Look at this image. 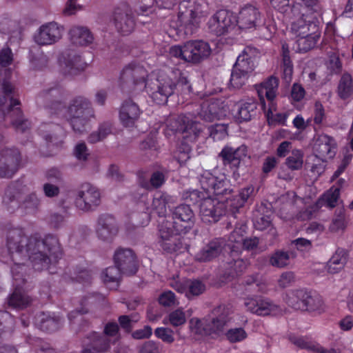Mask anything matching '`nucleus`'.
<instances>
[{
	"mask_svg": "<svg viewBox=\"0 0 353 353\" xmlns=\"http://www.w3.org/2000/svg\"><path fill=\"white\" fill-rule=\"evenodd\" d=\"M6 245L9 259L5 263H13L11 273L17 279V272L25 270L29 263L36 271L48 268L51 258H58L60 248L58 240L52 236L41 239L38 234L28 236L23 228L10 229L6 234Z\"/></svg>",
	"mask_w": 353,
	"mask_h": 353,
	"instance_id": "f257e3e1",
	"label": "nucleus"
},
{
	"mask_svg": "<svg viewBox=\"0 0 353 353\" xmlns=\"http://www.w3.org/2000/svg\"><path fill=\"white\" fill-rule=\"evenodd\" d=\"M65 92L59 85L43 90L38 95L39 104L44 103L50 114L69 121L73 130L83 133L87 129L88 121L94 117V110L90 101L83 97H77L70 101L65 108L63 104Z\"/></svg>",
	"mask_w": 353,
	"mask_h": 353,
	"instance_id": "f03ea898",
	"label": "nucleus"
},
{
	"mask_svg": "<svg viewBox=\"0 0 353 353\" xmlns=\"http://www.w3.org/2000/svg\"><path fill=\"white\" fill-rule=\"evenodd\" d=\"M176 85H190L184 73L177 68L168 70L165 74H157L152 72L145 81V89L150 98L157 104H164L174 92Z\"/></svg>",
	"mask_w": 353,
	"mask_h": 353,
	"instance_id": "7ed1b4c3",
	"label": "nucleus"
},
{
	"mask_svg": "<svg viewBox=\"0 0 353 353\" xmlns=\"http://www.w3.org/2000/svg\"><path fill=\"white\" fill-rule=\"evenodd\" d=\"M230 311L225 305H219L214 308L211 314L202 320L192 318L189 326L191 332L198 335H212L221 333L229 321Z\"/></svg>",
	"mask_w": 353,
	"mask_h": 353,
	"instance_id": "20e7f679",
	"label": "nucleus"
},
{
	"mask_svg": "<svg viewBox=\"0 0 353 353\" xmlns=\"http://www.w3.org/2000/svg\"><path fill=\"white\" fill-rule=\"evenodd\" d=\"M199 183L203 192H199L196 190L185 191L182 195L183 199L199 205L203 198L208 196L209 194L213 193L216 195H221L225 194L228 190V181L223 174L216 176L210 172L205 171L201 175Z\"/></svg>",
	"mask_w": 353,
	"mask_h": 353,
	"instance_id": "39448f33",
	"label": "nucleus"
},
{
	"mask_svg": "<svg viewBox=\"0 0 353 353\" xmlns=\"http://www.w3.org/2000/svg\"><path fill=\"white\" fill-rule=\"evenodd\" d=\"M206 14L207 12L203 10L202 6L194 0L181 3L178 14L180 30H183L187 35L193 34Z\"/></svg>",
	"mask_w": 353,
	"mask_h": 353,
	"instance_id": "423d86ee",
	"label": "nucleus"
},
{
	"mask_svg": "<svg viewBox=\"0 0 353 353\" xmlns=\"http://www.w3.org/2000/svg\"><path fill=\"white\" fill-rule=\"evenodd\" d=\"M166 136L179 132L183 134V139L187 142L196 141L202 131L201 125L192 119V114L172 115L165 122Z\"/></svg>",
	"mask_w": 353,
	"mask_h": 353,
	"instance_id": "0eeeda50",
	"label": "nucleus"
},
{
	"mask_svg": "<svg viewBox=\"0 0 353 353\" xmlns=\"http://www.w3.org/2000/svg\"><path fill=\"white\" fill-rule=\"evenodd\" d=\"M211 52L209 43L202 40L190 41L182 46H173L169 50L171 57L192 63H197L207 59Z\"/></svg>",
	"mask_w": 353,
	"mask_h": 353,
	"instance_id": "6e6552de",
	"label": "nucleus"
},
{
	"mask_svg": "<svg viewBox=\"0 0 353 353\" xmlns=\"http://www.w3.org/2000/svg\"><path fill=\"white\" fill-rule=\"evenodd\" d=\"M291 31L299 39L296 41L299 50L307 52L312 48L320 37L316 22L300 17L291 25Z\"/></svg>",
	"mask_w": 353,
	"mask_h": 353,
	"instance_id": "1a4fd4ad",
	"label": "nucleus"
},
{
	"mask_svg": "<svg viewBox=\"0 0 353 353\" xmlns=\"http://www.w3.org/2000/svg\"><path fill=\"white\" fill-rule=\"evenodd\" d=\"M219 195L214 197L210 194L203 197L199 205V214L201 220L205 223H215L226 213L225 201Z\"/></svg>",
	"mask_w": 353,
	"mask_h": 353,
	"instance_id": "9d476101",
	"label": "nucleus"
},
{
	"mask_svg": "<svg viewBox=\"0 0 353 353\" xmlns=\"http://www.w3.org/2000/svg\"><path fill=\"white\" fill-rule=\"evenodd\" d=\"M64 28L55 21L41 25L33 35V40L39 46H48L58 43L63 37Z\"/></svg>",
	"mask_w": 353,
	"mask_h": 353,
	"instance_id": "9b49d317",
	"label": "nucleus"
},
{
	"mask_svg": "<svg viewBox=\"0 0 353 353\" xmlns=\"http://www.w3.org/2000/svg\"><path fill=\"white\" fill-rule=\"evenodd\" d=\"M247 312L257 316L276 314L281 310L270 299L261 296H249L243 299Z\"/></svg>",
	"mask_w": 353,
	"mask_h": 353,
	"instance_id": "f8f14e48",
	"label": "nucleus"
},
{
	"mask_svg": "<svg viewBox=\"0 0 353 353\" xmlns=\"http://www.w3.org/2000/svg\"><path fill=\"white\" fill-rule=\"evenodd\" d=\"M236 25V17L226 10L217 11L208 21L210 31L217 36L230 32Z\"/></svg>",
	"mask_w": 353,
	"mask_h": 353,
	"instance_id": "ddd939ff",
	"label": "nucleus"
},
{
	"mask_svg": "<svg viewBox=\"0 0 353 353\" xmlns=\"http://www.w3.org/2000/svg\"><path fill=\"white\" fill-rule=\"evenodd\" d=\"M312 159L325 162L332 159L336 152V143L330 136L322 134L314 137L312 144Z\"/></svg>",
	"mask_w": 353,
	"mask_h": 353,
	"instance_id": "4468645a",
	"label": "nucleus"
},
{
	"mask_svg": "<svg viewBox=\"0 0 353 353\" xmlns=\"http://www.w3.org/2000/svg\"><path fill=\"white\" fill-rule=\"evenodd\" d=\"M101 202L99 190L90 183H84L79 188L77 198L76 205L83 211L92 210Z\"/></svg>",
	"mask_w": 353,
	"mask_h": 353,
	"instance_id": "2eb2a0df",
	"label": "nucleus"
},
{
	"mask_svg": "<svg viewBox=\"0 0 353 353\" xmlns=\"http://www.w3.org/2000/svg\"><path fill=\"white\" fill-rule=\"evenodd\" d=\"M119 326L116 323H108L104 329V334L97 336L92 345L83 350V353H103L106 352L112 342L108 337H112L113 341L118 340Z\"/></svg>",
	"mask_w": 353,
	"mask_h": 353,
	"instance_id": "dca6fc26",
	"label": "nucleus"
},
{
	"mask_svg": "<svg viewBox=\"0 0 353 353\" xmlns=\"http://www.w3.org/2000/svg\"><path fill=\"white\" fill-rule=\"evenodd\" d=\"M17 278L12 276L14 290L8 298V304L14 309L23 310L31 304L32 299L22 290L21 285L25 281L23 274L17 272Z\"/></svg>",
	"mask_w": 353,
	"mask_h": 353,
	"instance_id": "f3484780",
	"label": "nucleus"
},
{
	"mask_svg": "<svg viewBox=\"0 0 353 353\" xmlns=\"http://www.w3.org/2000/svg\"><path fill=\"white\" fill-rule=\"evenodd\" d=\"M20 154L16 149L6 148L0 152V176L11 177L17 172Z\"/></svg>",
	"mask_w": 353,
	"mask_h": 353,
	"instance_id": "a211bd4d",
	"label": "nucleus"
},
{
	"mask_svg": "<svg viewBox=\"0 0 353 353\" xmlns=\"http://www.w3.org/2000/svg\"><path fill=\"white\" fill-rule=\"evenodd\" d=\"M174 228L177 232H187L194 223V214L189 205H180L172 212Z\"/></svg>",
	"mask_w": 353,
	"mask_h": 353,
	"instance_id": "6ab92c4d",
	"label": "nucleus"
},
{
	"mask_svg": "<svg viewBox=\"0 0 353 353\" xmlns=\"http://www.w3.org/2000/svg\"><path fill=\"white\" fill-rule=\"evenodd\" d=\"M198 114L201 119L212 122L224 117L225 110L221 100L211 98L202 103Z\"/></svg>",
	"mask_w": 353,
	"mask_h": 353,
	"instance_id": "aec40b11",
	"label": "nucleus"
},
{
	"mask_svg": "<svg viewBox=\"0 0 353 353\" xmlns=\"http://www.w3.org/2000/svg\"><path fill=\"white\" fill-rule=\"evenodd\" d=\"M262 23L259 10L251 5L244 6L236 17V24L241 29L256 28Z\"/></svg>",
	"mask_w": 353,
	"mask_h": 353,
	"instance_id": "412c9836",
	"label": "nucleus"
},
{
	"mask_svg": "<svg viewBox=\"0 0 353 353\" xmlns=\"http://www.w3.org/2000/svg\"><path fill=\"white\" fill-rule=\"evenodd\" d=\"M81 63L80 56L71 50H65L58 57L60 70L65 75H73L79 70Z\"/></svg>",
	"mask_w": 353,
	"mask_h": 353,
	"instance_id": "4be33fe9",
	"label": "nucleus"
},
{
	"mask_svg": "<svg viewBox=\"0 0 353 353\" xmlns=\"http://www.w3.org/2000/svg\"><path fill=\"white\" fill-rule=\"evenodd\" d=\"M114 263L123 274L131 275L137 272V265L135 256L130 249H118L114 254Z\"/></svg>",
	"mask_w": 353,
	"mask_h": 353,
	"instance_id": "5701e85b",
	"label": "nucleus"
},
{
	"mask_svg": "<svg viewBox=\"0 0 353 353\" xmlns=\"http://www.w3.org/2000/svg\"><path fill=\"white\" fill-rule=\"evenodd\" d=\"M225 245L226 243L223 239H214L196 254L195 259L201 262L210 261L222 253Z\"/></svg>",
	"mask_w": 353,
	"mask_h": 353,
	"instance_id": "b1692460",
	"label": "nucleus"
},
{
	"mask_svg": "<svg viewBox=\"0 0 353 353\" xmlns=\"http://www.w3.org/2000/svg\"><path fill=\"white\" fill-rule=\"evenodd\" d=\"M96 232L98 238L101 241H111L118 232L114 218L109 214L101 215L98 219Z\"/></svg>",
	"mask_w": 353,
	"mask_h": 353,
	"instance_id": "393cba45",
	"label": "nucleus"
},
{
	"mask_svg": "<svg viewBox=\"0 0 353 353\" xmlns=\"http://www.w3.org/2000/svg\"><path fill=\"white\" fill-rule=\"evenodd\" d=\"M141 111L132 100L125 101L119 110V120L125 128H132L139 119Z\"/></svg>",
	"mask_w": 353,
	"mask_h": 353,
	"instance_id": "a878e982",
	"label": "nucleus"
},
{
	"mask_svg": "<svg viewBox=\"0 0 353 353\" xmlns=\"http://www.w3.org/2000/svg\"><path fill=\"white\" fill-rule=\"evenodd\" d=\"M70 41L76 46H88L92 43L94 37L86 26L75 25L68 32Z\"/></svg>",
	"mask_w": 353,
	"mask_h": 353,
	"instance_id": "bb28decb",
	"label": "nucleus"
},
{
	"mask_svg": "<svg viewBox=\"0 0 353 353\" xmlns=\"http://www.w3.org/2000/svg\"><path fill=\"white\" fill-rule=\"evenodd\" d=\"M292 295L298 298H302L303 309L321 314L326 310V306L321 296L319 295H310L305 290H299Z\"/></svg>",
	"mask_w": 353,
	"mask_h": 353,
	"instance_id": "cd10ccee",
	"label": "nucleus"
},
{
	"mask_svg": "<svg viewBox=\"0 0 353 353\" xmlns=\"http://www.w3.org/2000/svg\"><path fill=\"white\" fill-rule=\"evenodd\" d=\"M254 52V49L245 48L238 56L233 68L250 75L255 68Z\"/></svg>",
	"mask_w": 353,
	"mask_h": 353,
	"instance_id": "c85d7f7f",
	"label": "nucleus"
},
{
	"mask_svg": "<svg viewBox=\"0 0 353 353\" xmlns=\"http://www.w3.org/2000/svg\"><path fill=\"white\" fill-rule=\"evenodd\" d=\"M19 101L13 98L10 99V107L8 110L7 114H5L6 117H9L12 125L17 130L24 132L30 127V123L29 121L24 119L19 108L15 106L19 105Z\"/></svg>",
	"mask_w": 353,
	"mask_h": 353,
	"instance_id": "c756f323",
	"label": "nucleus"
},
{
	"mask_svg": "<svg viewBox=\"0 0 353 353\" xmlns=\"http://www.w3.org/2000/svg\"><path fill=\"white\" fill-rule=\"evenodd\" d=\"M248 155V148L245 145L234 149L231 147H225L221 152L220 156L225 163H230L234 166L239 165L240 161Z\"/></svg>",
	"mask_w": 353,
	"mask_h": 353,
	"instance_id": "7c9ffc66",
	"label": "nucleus"
},
{
	"mask_svg": "<svg viewBox=\"0 0 353 353\" xmlns=\"http://www.w3.org/2000/svg\"><path fill=\"white\" fill-rule=\"evenodd\" d=\"M114 25L121 34L123 35L131 33L135 27L133 17L126 12L116 11L114 14Z\"/></svg>",
	"mask_w": 353,
	"mask_h": 353,
	"instance_id": "2f4dec72",
	"label": "nucleus"
},
{
	"mask_svg": "<svg viewBox=\"0 0 353 353\" xmlns=\"http://www.w3.org/2000/svg\"><path fill=\"white\" fill-rule=\"evenodd\" d=\"M279 86V79L275 77H270L257 87V92L261 99L263 100L265 96L268 100L272 101L276 96Z\"/></svg>",
	"mask_w": 353,
	"mask_h": 353,
	"instance_id": "473e14b6",
	"label": "nucleus"
},
{
	"mask_svg": "<svg viewBox=\"0 0 353 353\" xmlns=\"http://www.w3.org/2000/svg\"><path fill=\"white\" fill-rule=\"evenodd\" d=\"M61 323L59 316L49 313H41L37 316L36 323L39 328L46 332H53L59 329Z\"/></svg>",
	"mask_w": 353,
	"mask_h": 353,
	"instance_id": "72a5a7b5",
	"label": "nucleus"
},
{
	"mask_svg": "<svg viewBox=\"0 0 353 353\" xmlns=\"http://www.w3.org/2000/svg\"><path fill=\"white\" fill-rule=\"evenodd\" d=\"M174 199L170 195L163 192H157L154 195L152 203V210L159 216H163L167 212V205L174 203Z\"/></svg>",
	"mask_w": 353,
	"mask_h": 353,
	"instance_id": "f704fd0d",
	"label": "nucleus"
},
{
	"mask_svg": "<svg viewBox=\"0 0 353 353\" xmlns=\"http://www.w3.org/2000/svg\"><path fill=\"white\" fill-rule=\"evenodd\" d=\"M347 254L343 249H338L326 265L327 271L330 274L340 272L347 262Z\"/></svg>",
	"mask_w": 353,
	"mask_h": 353,
	"instance_id": "c9c22d12",
	"label": "nucleus"
},
{
	"mask_svg": "<svg viewBox=\"0 0 353 353\" xmlns=\"http://www.w3.org/2000/svg\"><path fill=\"white\" fill-rule=\"evenodd\" d=\"M281 57L282 77L286 83H290L292 80L293 64L290 57L289 46L286 43H282Z\"/></svg>",
	"mask_w": 353,
	"mask_h": 353,
	"instance_id": "e433bc0d",
	"label": "nucleus"
},
{
	"mask_svg": "<svg viewBox=\"0 0 353 353\" xmlns=\"http://www.w3.org/2000/svg\"><path fill=\"white\" fill-rule=\"evenodd\" d=\"M245 227L241 225L239 228H236L229 236L228 243H226V245L230 248L233 254H238L241 251L243 241L245 239Z\"/></svg>",
	"mask_w": 353,
	"mask_h": 353,
	"instance_id": "4c0bfd02",
	"label": "nucleus"
},
{
	"mask_svg": "<svg viewBox=\"0 0 353 353\" xmlns=\"http://www.w3.org/2000/svg\"><path fill=\"white\" fill-rule=\"evenodd\" d=\"M257 105L254 99H248L240 103L238 107V112L236 115L240 121H247L251 119L254 114Z\"/></svg>",
	"mask_w": 353,
	"mask_h": 353,
	"instance_id": "58836bf2",
	"label": "nucleus"
},
{
	"mask_svg": "<svg viewBox=\"0 0 353 353\" xmlns=\"http://www.w3.org/2000/svg\"><path fill=\"white\" fill-rule=\"evenodd\" d=\"M123 274L121 270L116 265L106 268L102 273V279L109 288H116L119 285V281L121 274Z\"/></svg>",
	"mask_w": 353,
	"mask_h": 353,
	"instance_id": "ea45409f",
	"label": "nucleus"
},
{
	"mask_svg": "<svg viewBox=\"0 0 353 353\" xmlns=\"http://www.w3.org/2000/svg\"><path fill=\"white\" fill-rule=\"evenodd\" d=\"M165 181V176L164 173L161 171H155L152 174L149 181L141 179L139 183L142 188L150 190L161 187L164 184Z\"/></svg>",
	"mask_w": 353,
	"mask_h": 353,
	"instance_id": "a19ab883",
	"label": "nucleus"
},
{
	"mask_svg": "<svg viewBox=\"0 0 353 353\" xmlns=\"http://www.w3.org/2000/svg\"><path fill=\"white\" fill-rule=\"evenodd\" d=\"M174 226V221H171L167 219H163L159 222V232L161 239H169L170 237L179 236L178 234L184 233V232H177Z\"/></svg>",
	"mask_w": 353,
	"mask_h": 353,
	"instance_id": "79ce46f5",
	"label": "nucleus"
},
{
	"mask_svg": "<svg viewBox=\"0 0 353 353\" xmlns=\"http://www.w3.org/2000/svg\"><path fill=\"white\" fill-rule=\"evenodd\" d=\"M303 157L304 154L302 150L294 149L285 159V164L291 170H299L303 167Z\"/></svg>",
	"mask_w": 353,
	"mask_h": 353,
	"instance_id": "37998d69",
	"label": "nucleus"
},
{
	"mask_svg": "<svg viewBox=\"0 0 353 353\" xmlns=\"http://www.w3.org/2000/svg\"><path fill=\"white\" fill-rule=\"evenodd\" d=\"M338 94L343 99L350 97L353 94L352 78L349 74H344L338 86Z\"/></svg>",
	"mask_w": 353,
	"mask_h": 353,
	"instance_id": "c03bdc74",
	"label": "nucleus"
},
{
	"mask_svg": "<svg viewBox=\"0 0 353 353\" xmlns=\"http://www.w3.org/2000/svg\"><path fill=\"white\" fill-rule=\"evenodd\" d=\"M247 267V261L242 259H234L227 263L225 266V274L228 276H234L242 272Z\"/></svg>",
	"mask_w": 353,
	"mask_h": 353,
	"instance_id": "a18cd8bd",
	"label": "nucleus"
},
{
	"mask_svg": "<svg viewBox=\"0 0 353 353\" xmlns=\"http://www.w3.org/2000/svg\"><path fill=\"white\" fill-rule=\"evenodd\" d=\"M160 245L164 251L172 253L181 249L183 243L179 236H172L168 240L161 239Z\"/></svg>",
	"mask_w": 353,
	"mask_h": 353,
	"instance_id": "49530a36",
	"label": "nucleus"
},
{
	"mask_svg": "<svg viewBox=\"0 0 353 353\" xmlns=\"http://www.w3.org/2000/svg\"><path fill=\"white\" fill-rule=\"evenodd\" d=\"M290 255L288 252L277 251L272 254L270 258V263L276 268H282L289 264Z\"/></svg>",
	"mask_w": 353,
	"mask_h": 353,
	"instance_id": "de8ad7c7",
	"label": "nucleus"
},
{
	"mask_svg": "<svg viewBox=\"0 0 353 353\" xmlns=\"http://www.w3.org/2000/svg\"><path fill=\"white\" fill-rule=\"evenodd\" d=\"M186 322V317L182 310L178 309L169 314L167 318L163 319L165 324L170 323L174 327H179Z\"/></svg>",
	"mask_w": 353,
	"mask_h": 353,
	"instance_id": "09e8293b",
	"label": "nucleus"
},
{
	"mask_svg": "<svg viewBox=\"0 0 353 353\" xmlns=\"http://www.w3.org/2000/svg\"><path fill=\"white\" fill-rule=\"evenodd\" d=\"M339 195L340 189L339 188H332L323 194L320 202L329 208H334L337 203Z\"/></svg>",
	"mask_w": 353,
	"mask_h": 353,
	"instance_id": "8fccbe9b",
	"label": "nucleus"
},
{
	"mask_svg": "<svg viewBox=\"0 0 353 353\" xmlns=\"http://www.w3.org/2000/svg\"><path fill=\"white\" fill-rule=\"evenodd\" d=\"M292 342L303 349H310L315 353H327V350L319 344H309L303 337H292Z\"/></svg>",
	"mask_w": 353,
	"mask_h": 353,
	"instance_id": "3c124183",
	"label": "nucleus"
},
{
	"mask_svg": "<svg viewBox=\"0 0 353 353\" xmlns=\"http://www.w3.org/2000/svg\"><path fill=\"white\" fill-rule=\"evenodd\" d=\"M30 61L33 69L41 70L48 65L49 58L43 52H39L32 54Z\"/></svg>",
	"mask_w": 353,
	"mask_h": 353,
	"instance_id": "603ef678",
	"label": "nucleus"
},
{
	"mask_svg": "<svg viewBox=\"0 0 353 353\" xmlns=\"http://www.w3.org/2000/svg\"><path fill=\"white\" fill-rule=\"evenodd\" d=\"M187 293L186 296H198L205 290V285L199 280L186 281Z\"/></svg>",
	"mask_w": 353,
	"mask_h": 353,
	"instance_id": "864d4df0",
	"label": "nucleus"
},
{
	"mask_svg": "<svg viewBox=\"0 0 353 353\" xmlns=\"http://www.w3.org/2000/svg\"><path fill=\"white\" fill-rule=\"evenodd\" d=\"M227 339L230 343H239L245 340L248 334L242 327L231 328L225 333Z\"/></svg>",
	"mask_w": 353,
	"mask_h": 353,
	"instance_id": "5fc2aeb1",
	"label": "nucleus"
},
{
	"mask_svg": "<svg viewBox=\"0 0 353 353\" xmlns=\"http://www.w3.org/2000/svg\"><path fill=\"white\" fill-rule=\"evenodd\" d=\"M249 77V74L233 68L230 77V84L234 88H240L246 83Z\"/></svg>",
	"mask_w": 353,
	"mask_h": 353,
	"instance_id": "6e6d98bb",
	"label": "nucleus"
},
{
	"mask_svg": "<svg viewBox=\"0 0 353 353\" xmlns=\"http://www.w3.org/2000/svg\"><path fill=\"white\" fill-rule=\"evenodd\" d=\"M133 76L134 85L143 83L145 85V81L149 78L150 74H148L147 71L142 66L134 64Z\"/></svg>",
	"mask_w": 353,
	"mask_h": 353,
	"instance_id": "4d7b16f0",
	"label": "nucleus"
},
{
	"mask_svg": "<svg viewBox=\"0 0 353 353\" xmlns=\"http://www.w3.org/2000/svg\"><path fill=\"white\" fill-rule=\"evenodd\" d=\"M154 334L159 339L163 341L172 343L174 341L173 331L168 327H158L155 330Z\"/></svg>",
	"mask_w": 353,
	"mask_h": 353,
	"instance_id": "13d9d810",
	"label": "nucleus"
},
{
	"mask_svg": "<svg viewBox=\"0 0 353 353\" xmlns=\"http://www.w3.org/2000/svg\"><path fill=\"white\" fill-rule=\"evenodd\" d=\"M39 199L35 193L28 194L24 199L22 205L29 212H34L39 205Z\"/></svg>",
	"mask_w": 353,
	"mask_h": 353,
	"instance_id": "bf43d9fd",
	"label": "nucleus"
},
{
	"mask_svg": "<svg viewBox=\"0 0 353 353\" xmlns=\"http://www.w3.org/2000/svg\"><path fill=\"white\" fill-rule=\"evenodd\" d=\"M345 227V215L342 210H340L332 219L330 225V230L332 232H339L343 230Z\"/></svg>",
	"mask_w": 353,
	"mask_h": 353,
	"instance_id": "052dcab7",
	"label": "nucleus"
},
{
	"mask_svg": "<svg viewBox=\"0 0 353 353\" xmlns=\"http://www.w3.org/2000/svg\"><path fill=\"white\" fill-rule=\"evenodd\" d=\"M299 290H293L289 292L286 294L285 301L292 307L296 310H303L302 298H298L295 295H292L293 293L297 292Z\"/></svg>",
	"mask_w": 353,
	"mask_h": 353,
	"instance_id": "680f3d73",
	"label": "nucleus"
},
{
	"mask_svg": "<svg viewBox=\"0 0 353 353\" xmlns=\"http://www.w3.org/2000/svg\"><path fill=\"white\" fill-rule=\"evenodd\" d=\"M295 281V276L292 272H285L278 279V285L281 288H285L292 285Z\"/></svg>",
	"mask_w": 353,
	"mask_h": 353,
	"instance_id": "e2e57ef3",
	"label": "nucleus"
},
{
	"mask_svg": "<svg viewBox=\"0 0 353 353\" xmlns=\"http://www.w3.org/2000/svg\"><path fill=\"white\" fill-rule=\"evenodd\" d=\"M134 64L130 63L125 67L121 72L120 80L125 83L133 84V74H134Z\"/></svg>",
	"mask_w": 353,
	"mask_h": 353,
	"instance_id": "0e129e2a",
	"label": "nucleus"
},
{
	"mask_svg": "<svg viewBox=\"0 0 353 353\" xmlns=\"http://www.w3.org/2000/svg\"><path fill=\"white\" fill-rule=\"evenodd\" d=\"M74 154L78 160L85 161L90 155L89 150L85 143H77L74 148Z\"/></svg>",
	"mask_w": 353,
	"mask_h": 353,
	"instance_id": "69168bd1",
	"label": "nucleus"
},
{
	"mask_svg": "<svg viewBox=\"0 0 353 353\" xmlns=\"http://www.w3.org/2000/svg\"><path fill=\"white\" fill-rule=\"evenodd\" d=\"M267 117L268 121L272 123L275 122L282 125H286L288 114L286 112L274 114L271 110H269Z\"/></svg>",
	"mask_w": 353,
	"mask_h": 353,
	"instance_id": "338daca9",
	"label": "nucleus"
},
{
	"mask_svg": "<svg viewBox=\"0 0 353 353\" xmlns=\"http://www.w3.org/2000/svg\"><path fill=\"white\" fill-rule=\"evenodd\" d=\"M159 303L164 306H172L176 303L174 294L171 291H167L161 294L159 298Z\"/></svg>",
	"mask_w": 353,
	"mask_h": 353,
	"instance_id": "774afa93",
	"label": "nucleus"
}]
</instances>
